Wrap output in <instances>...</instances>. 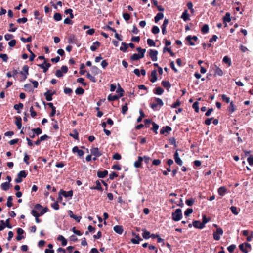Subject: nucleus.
Listing matches in <instances>:
<instances>
[{
  "label": "nucleus",
  "instance_id": "obj_1",
  "mask_svg": "<svg viewBox=\"0 0 253 253\" xmlns=\"http://www.w3.org/2000/svg\"><path fill=\"white\" fill-rule=\"evenodd\" d=\"M28 174L26 170H21L17 174L16 178L15 179V182L16 183H20L22 181V179L26 177Z\"/></svg>",
  "mask_w": 253,
  "mask_h": 253
},
{
  "label": "nucleus",
  "instance_id": "obj_2",
  "mask_svg": "<svg viewBox=\"0 0 253 253\" xmlns=\"http://www.w3.org/2000/svg\"><path fill=\"white\" fill-rule=\"evenodd\" d=\"M172 219L174 221H179L182 216L181 213V210L180 209H177L175 210V212L172 214Z\"/></svg>",
  "mask_w": 253,
  "mask_h": 253
},
{
  "label": "nucleus",
  "instance_id": "obj_3",
  "mask_svg": "<svg viewBox=\"0 0 253 253\" xmlns=\"http://www.w3.org/2000/svg\"><path fill=\"white\" fill-rule=\"evenodd\" d=\"M68 68L67 66L63 65L61 70H57L56 71L55 75L57 77L60 78L63 76V73L66 74L68 72Z\"/></svg>",
  "mask_w": 253,
  "mask_h": 253
},
{
  "label": "nucleus",
  "instance_id": "obj_4",
  "mask_svg": "<svg viewBox=\"0 0 253 253\" xmlns=\"http://www.w3.org/2000/svg\"><path fill=\"white\" fill-rule=\"evenodd\" d=\"M153 125V129L155 133H157V130L158 129V125L154 122H152L150 119L144 120L145 126L146 127H148L151 124Z\"/></svg>",
  "mask_w": 253,
  "mask_h": 253
},
{
  "label": "nucleus",
  "instance_id": "obj_5",
  "mask_svg": "<svg viewBox=\"0 0 253 253\" xmlns=\"http://www.w3.org/2000/svg\"><path fill=\"white\" fill-rule=\"evenodd\" d=\"M148 53L152 61H157V55H158V51L157 50L150 49L148 51Z\"/></svg>",
  "mask_w": 253,
  "mask_h": 253
},
{
  "label": "nucleus",
  "instance_id": "obj_6",
  "mask_svg": "<svg viewBox=\"0 0 253 253\" xmlns=\"http://www.w3.org/2000/svg\"><path fill=\"white\" fill-rule=\"evenodd\" d=\"M150 105L153 110H156L158 106V98H152L150 100Z\"/></svg>",
  "mask_w": 253,
  "mask_h": 253
},
{
  "label": "nucleus",
  "instance_id": "obj_7",
  "mask_svg": "<svg viewBox=\"0 0 253 253\" xmlns=\"http://www.w3.org/2000/svg\"><path fill=\"white\" fill-rule=\"evenodd\" d=\"M223 231L221 228H217L216 232L213 234V238L215 240L218 241L220 239L219 235H222Z\"/></svg>",
  "mask_w": 253,
  "mask_h": 253
},
{
  "label": "nucleus",
  "instance_id": "obj_8",
  "mask_svg": "<svg viewBox=\"0 0 253 253\" xmlns=\"http://www.w3.org/2000/svg\"><path fill=\"white\" fill-rule=\"evenodd\" d=\"M23 71H21L20 73L23 76V81L27 79V75L29 74V67L28 65H24L23 67Z\"/></svg>",
  "mask_w": 253,
  "mask_h": 253
},
{
  "label": "nucleus",
  "instance_id": "obj_9",
  "mask_svg": "<svg viewBox=\"0 0 253 253\" xmlns=\"http://www.w3.org/2000/svg\"><path fill=\"white\" fill-rule=\"evenodd\" d=\"M90 152L92 155H94L96 157H100L102 155V153L99 151L98 148L97 147H93L90 149Z\"/></svg>",
  "mask_w": 253,
  "mask_h": 253
},
{
  "label": "nucleus",
  "instance_id": "obj_10",
  "mask_svg": "<svg viewBox=\"0 0 253 253\" xmlns=\"http://www.w3.org/2000/svg\"><path fill=\"white\" fill-rule=\"evenodd\" d=\"M171 131V128L169 126H164L160 130V133L162 134H164L166 136Z\"/></svg>",
  "mask_w": 253,
  "mask_h": 253
},
{
  "label": "nucleus",
  "instance_id": "obj_11",
  "mask_svg": "<svg viewBox=\"0 0 253 253\" xmlns=\"http://www.w3.org/2000/svg\"><path fill=\"white\" fill-rule=\"evenodd\" d=\"M157 70H154L151 72L149 80L152 83H154L157 80Z\"/></svg>",
  "mask_w": 253,
  "mask_h": 253
},
{
  "label": "nucleus",
  "instance_id": "obj_12",
  "mask_svg": "<svg viewBox=\"0 0 253 253\" xmlns=\"http://www.w3.org/2000/svg\"><path fill=\"white\" fill-rule=\"evenodd\" d=\"M174 159L175 162L179 166H181L183 164L182 161L179 156L178 150H177L174 154Z\"/></svg>",
  "mask_w": 253,
  "mask_h": 253
},
{
  "label": "nucleus",
  "instance_id": "obj_13",
  "mask_svg": "<svg viewBox=\"0 0 253 253\" xmlns=\"http://www.w3.org/2000/svg\"><path fill=\"white\" fill-rule=\"evenodd\" d=\"M31 214L35 217V221L37 223H39L41 222V220L39 218L41 216L40 214L37 212L35 210H32L31 211Z\"/></svg>",
  "mask_w": 253,
  "mask_h": 253
},
{
  "label": "nucleus",
  "instance_id": "obj_14",
  "mask_svg": "<svg viewBox=\"0 0 253 253\" xmlns=\"http://www.w3.org/2000/svg\"><path fill=\"white\" fill-rule=\"evenodd\" d=\"M60 194H62L65 197H72L73 195V191L72 190H70L69 191H65L62 189L60 191Z\"/></svg>",
  "mask_w": 253,
  "mask_h": 253
},
{
  "label": "nucleus",
  "instance_id": "obj_15",
  "mask_svg": "<svg viewBox=\"0 0 253 253\" xmlns=\"http://www.w3.org/2000/svg\"><path fill=\"white\" fill-rule=\"evenodd\" d=\"M90 189H92V190L94 189V190H99L101 192H102L103 191V188H102L101 183L99 180H97L96 181V186H95L90 187Z\"/></svg>",
  "mask_w": 253,
  "mask_h": 253
},
{
  "label": "nucleus",
  "instance_id": "obj_16",
  "mask_svg": "<svg viewBox=\"0 0 253 253\" xmlns=\"http://www.w3.org/2000/svg\"><path fill=\"white\" fill-rule=\"evenodd\" d=\"M72 152L73 153H77L78 155L81 157L84 155V152L82 150L79 149L78 146H75L72 148Z\"/></svg>",
  "mask_w": 253,
  "mask_h": 253
},
{
  "label": "nucleus",
  "instance_id": "obj_17",
  "mask_svg": "<svg viewBox=\"0 0 253 253\" xmlns=\"http://www.w3.org/2000/svg\"><path fill=\"white\" fill-rule=\"evenodd\" d=\"M193 225L194 227L200 229H203L204 227L202 222H200V221L198 220L194 221L193 222Z\"/></svg>",
  "mask_w": 253,
  "mask_h": 253
},
{
  "label": "nucleus",
  "instance_id": "obj_18",
  "mask_svg": "<svg viewBox=\"0 0 253 253\" xmlns=\"http://www.w3.org/2000/svg\"><path fill=\"white\" fill-rule=\"evenodd\" d=\"M113 229L114 231L119 234H122L123 232V228L122 226L121 225H116L113 227Z\"/></svg>",
  "mask_w": 253,
  "mask_h": 253
},
{
  "label": "nucleus",
  "instance_id": "obj_19",
  "mask_svg": "<svg viewBox=\"0 0 253 253\" xmlns=\"http://www.w3.org/2000/svg\"><path fill=\"white\" fill-rule=\"evenodd\" d=\"M108 172L107 170L103 171H98L97 172V176L99 178H105L108 174Z\"/></svg>",
  "mask_w": 253,
  "mask_h": 253
},
{
  "label": "nucleus",
  "instance_id": "obj_20",
  "mask_svg": "<svg viewBox=\"0 0 253 253\" xmlns=\"http://www.w3.org/2000/svg\"><path fill=\"white\" fill-rule=\"evenodd\" d=\"M15 124L18 129H20L22 127V118L20 116H17L15 117Z\"/></svg>",
  "mask_w": 253,
  "mask_h": 253
},
{
  "label": "nucleus",
  "instance_id": "obj_21",
  "mask_svg": "<svg viewBox=\"0 0 253 253\" xmlns=\"http://www.w3.org/2000/svg\"><path fill=\"white\" fill-rule=\"evenodd\" d=\"M143 160V158L142 157L139 156L138 157L137 161H135L134 164V167L137 168L141 167L142 162Z\"/></svg>",
  "mask_w": 253,
  "mask_h": 253
},
{
  "label": "nucleus",
  "instance_id": "obj_22",
  "mask_svg": "<svg viewBox=\"0 0 253 253\" xmlns=\"http://www.w3.org/2000/svg\"><path fill=\"white\" fill-rule=\"evenodd\" d=\"M100 46V43L98 41L95 42L93 45L90 47V50L92 51H95L96 50L97 47H99Z\"/></svg>",
  "mask_w": 253,
  "mask_h": 253
},
{
  "label": "nucleus",
  "instance_id": "obj_23",
  "mask_svg": "<svg viewBox=\"0 0 253 253\" xmlns=\"http://www.w3.org/2000/svg\"><path fill=\"white\" fill-rule=\"evenodd\" d=\"M57 240L61 241V244L63 246H66L67 244V240L62 235H59L57 238Z\"/></svg>",
  "mask_w": 253,
  "mask_h": 253
},
{
  "label": "nucleus",
  "instance_id": "obj_24",
  "mask_svg": "<svg viewBox=\"0 0 253 253\" xmlns=\"http://www.w3.org/2000/svg\"><path fill=\"white\" fill-rule=\"evenodd\" d=\"M44 95L45 97V99L48 101H50L52 100V94L50 90H48L47 92L44 93Z\"/></svg>",
  "mask_w": 253,
  "mask_h": 253
},
{
  "label": "nucleus",
  "instance_id": "obj_25",
  "mask_svg": "<svg viewBox=\"0 0 253 253\" xmlns=\"http://www.w3.org/2000/svg\"><path fill=\"white\" fill-rule=\"evenodd\" d=\"M23 104L22 103H19L18 104H15L14 105V109L17 110V112L18 113H21V111H20V109H22L23 108Z\"/></svg>",
  "mask_w": 253,
  "mask_h": 253
},
{
  "label": "nucleus",
  "instance_id": "obj_26",
  "mask_svg": "<svg viewBox=\"0 0 253 253\" xmlns=\"http://www.w3.org/2000/svg\"><path fill=\"white\" fill-rule=\"evenodd\" d=\"M116 92L119 93V96L121 97L123 96L124 90L121 87L119 84H118V87L117 88Z\"/></svg>",
  "mask_w": 253,
  "mask_h": 253
},
{
  "label": "nucleus",
  "instance_id": "obj_27",
  "mask_svg": "<svg viewBox=\"0 0 253 253\" xmlns=\"http://www.w3.org/2000/svg\"><path fill=\"white\" fill-rule=\"evenodd\" d=\"M120 97L119 95L110 94L108 96V100L113 101L118 100Z\"/></svg>",
  "mask_w": 253,
  "mask_h": 253
},
{
  "label": "nucleus",
  "instance_id": "obj_28",
  "mask_svg": "<svg viewBox=\"0 0 253 253\" xmlns=\"http://www.w3.org/2000/svg\"><path fill=\"white\" fill-rule=\"evenodd\" d=\"M169 23V20L168 19H165L164 20V23L162 26V33L163 34H165L166 33V28L167 25H168Z\"/></svg>",
  "mask_w": 253,
  "mask_h": 253
},
{
  "label": "nucleus",
  "instance_id": "obj_29",
  "mask_svg": "<svg viewBox=\"0 0 253 253\" xmlns=\"http://www.w3.org/2000/svg\"><path fill=\"white\" fill-rule=\"evenodd\" d=\"M1 187L3 190L7 191L9 189L10 184L7 182H4L1 184Z\"/></svg>",
  "mask_w": 253,
  "mask_h": 253
},
{
  "label": "nucleus",
  "instance_id": "obj_30",
  "mask_svg": "<svg viewBox=\"0 0 253 253\" xmlns=\"http://www.w3.org/2000/svg\"><path fill=\"white\" fill-rule=\"evenodd\" d=\"M73 133H70L69 135L73 137L76 140H79V133L76 129L73 130Z\"/></svg>",
  "mask_w": 253,
  "mask_h": 253
},
{
  "label": "nucleus",
  "instance_id": "obj_31",
  "mask_svg": "<svg viewBox=\"0 0 253 253\" xmlns=\"http://www.w3.org/2000/svg\"><path fill=\"white\" fill-rule=\"evenodd\" d=\"M122 45H123L124 46L123 47H122V46L120 47V50L121 51H122L124 52H126V51L128 47V44L126 43L125 42H122Z\"/></svg>",
  "mask_w": 253,
  "mask_h": 253
},
{
  "label": "nucleus",
  "instance_id": "obj_32",
  "mask_svg": "<svg viewBox=\"0 0 253 253\" xmlns=\"http://www.w3.org/2000/svg\"><path fill=\"white\" fill-rule=\"evenodd\" d=\"M224 23L227 22H229L231 21L230 14L229 12H227L223 18Z\"/></svg>",
  "mask_w": 253,
  "mask_h": 253
},
{
  "label": "nucleus",
  "instance_id": "obj_33",
  "mask_svg": "<svg viewBox=\"0 0 253 253\" xmlns=\"http://www.w3.org/2000/svg\"><path fill=\"white\" fill-rule=\"evenodd\" d=\"M227 189L226 188L224 187H220L218 190V193L220 195L223 196L226 192Z\"/></svg>",
  "mask_w": 253,
  "mask_h": 253
},
{
  "label": "nucleus",
  "instance_id": "obj_34",
  "mask_svg": "<svg viewBox=\"0 0 253 253\" xmlns=\"http://www.w3.org/2000/svg\"><path fill=\"white\" fill-rule=\"evenodd\" d=\"M91 71L94 75H97L100 72V70L95 66H91Z\"/></svg>",
  "mask_w": 253,
  "mask_h": 253
},
{
  "label": "nucleus",
  "instance_id": "obj_35",
  "mask_svg": "<svg viewBox=\"0 0 253 253\" xmlns=\"http://www.w3.org/2000/svg\"><path fill=\"white\" fill-rule=\"evenodd\" d=\"M142 58L141 56H140L139 54L137 53L133 54L131 57L130 59L132 61H136L139 60V59Z\"/></svg>",
  "mask_w": 253,
  "mask_h": 253
},
{
  "label": "nucleus",
  "instance_id": "obj_36",
  "mask_svg": "<svg viewBox=\"0 0 253 253\" xmlns=\"http://www.w3.org/2000/svg\"><path fill=\"white\" fill-rule=\"evenodd\" d=\"M75 93L77 95H83L84 93V90L83 88L79 87L75 90Z\"/></svg>",
  "mask_w": 253,
  "mask_h": 253
},
{
  "label": "nucleus",
  "instance_id": "obj_37",
  "mask_svg": "<svg viewBox=\"0 0 253 253\" xmlns=\"http://www.w3.org/2000/svg\"><path fill=\"white\" fill-rule=\"evenodd\" d=\"M137 51L139 53L140 56H141L142 58L144 56V54L146 52L145 49H142L141 47H137L136 48Z\"/></svg>",
  "mask_w": 253,
  "mask_h": 253
},
{
  "label": "nucleus",
  "instance_id": "obj_38",
  "mask_svg": "<svg viewBox=\"0 0 253 253\" xmlns=\"http://www.w3.org/2000/svg\"><path fill=\"white\" fill-rule=\"evenodd\" d=\"M223 75V72L221 69H220L219 67L215 66V71L214 76L218 75L219 76H221Z\"/></svg>",
  "mask_w": 253,
  "mask_h": 253
},
{
  "label": "nucleus",
  "instance_id": "obj_39",
  "mask_svg": "<svg viewBox=\"0 0 253 253\" xmlns=\"http://www.w3.org/2000/svg\"><path fill=\"white\" fill-rule=\"evenodd\" d=\"M62 15L59 13H55L54 15L53 18L56 21H59L62 19Z\"/></svg>",
  "mask_w": 253,
  "mask_h": 253
},
{
  "label": "nucleus",
  "instance_id": "obj_40",
  "mask_svg": "<svg viewBox=\"0 0 253 253\" xmlns=\"http://www.w3.org/2000/svg\"><path fill=\"white\" fill-rule=\"evenodd\" d=\"M86 77L89 79L91 82L93 83L96 82V78L92 76L89 72H87L86 75Z\"/></svg>",
  "mask_w": 253,
  "mask_h": 253
},
{
  "label": "nucleus",
  "instance_id": "obj_41",
  "mask_svg": "<svg viewBox=\"0 0 253 253\" xmlns=\"http://www.w3.org/2000/svg\"><path fill=\"white\" fill-rule=\"evenodd\" d=\"M20 40L24 43L30 42L32 41V37L29 36L27 38H25L23 37L20 38Z\"/></svg>",
  "mask_w": 253,
  "mask_h": 253
},
{
  "label": "nucleus",
  "instance_id": "obj_42",
  "mask_svg": "<svg viewBox=\"0 0 253 253\" xmlns=\"http://www.w3.org/2000/svg\"><path fill=\"white\" fill-rule=\"evenodd\" d=\"M13 200V198L11 196H10L7 198V206L9 208L13 206V203L12 202V201Z\"/></svg>",
  "mask_w": 253,
  "mask_h": 253
},
{
  "label": "nucleus",
  "instance_id": "obj_43",
  "mask_svg": "<svg viewBox=\"0 0 253 253\" xmlns=\"http://www.w3.org/2000/svg\"><path fill=\"white\" fill-rule=\"evenodd\" d=\"M32 131L35 134H36L37 135H39L41 134L42 133V129L40 128H39V127H38V128H33L32 129Z\"/></svg>",
  "mask_w": 253,
  "mask_h": 253
},
{
  "label": "nucleus",
  "instance_id": "obj_44",
  "mask_svg": "<svg viewBox=\"0 0 253 253\" xmlns=\"http://www.w3.org/2000/svg\"><path fill=\"white\" fill-rule=\"evenodd\" d=\"M147 42L149 46H155L156 45L154 41L151 39H148Z\"/></svg>",
  "mask_w": 253,
  "mask_h": 253
},
{
  "label": "nucleus",
  "instance_id": "obj_45",
  "mask_svg": "<svg viewBox=\"0 0 253 253\" xmlns=\"http://www.w3.org/2000/svg\"><path fill=\"white\" fill-rule=\"evenodd\" d=\"M150 233L147 230H144L142 234V236L145 239H148L150 237Z\"/></svg>",
  "mask_w": 253,
  "mask_h": 253
},
{
  "label": "nucleus",
  "instance_id": "obj_46",
  "mask_svg": "<svg viewBox=\"0 0 253 253\" xmlns=\"http://www.w3.org/2000/svg\"><path fill=\"white\" fill-rule=\"evenodd\" d=\"M73 92V90L70 88L65 87L64 89V92L65 94H68L69 95H70Z\"/></svg>",
  "mask_w": 253,
  "mask_h": 253
},
{
  "label": "nucleus",
  "instance_id": "obj_47",
  "mask_svg": "<svg viewBox=\"0 0 253 253\" xmlns=\"http://www.w3.org/2000/svg\"><path fill=\"white\" fill-rule=\"evenodd\" d=\"M193 108L194 109L196 112L198 113L199 111V103L198 102H195L192 105Z\"/></svg>",
  "mask_w": 253,
  "mask_h": 253
},
{
  "label": "nucleus",
  "instance_id": "obj_48",
  "mask_svg": "<svg viewBox=\"0 0 253 253\" xmlns=\"http://www.w3.org/2000/svg\"><path fill=\"white\" fill-rule=\"evenodd\" d=\"M77 82L81 83L83 86H86L87 85L86 83L84 82V79L83 78H79L77 79Z\"/></svg>",
  "mask_w": 253,
  "mask_h": 253
},
{
  "label": "nucleus",
  "instance_id": "obj_49",
  "mask_svg": "<svg viewBox=\"0 0 253 253\" xmlns=\"http://www.w3.org/2000/svg\"><path fill=\"white\" fill-rule=\"evenodd\" d=\"M192 40L195 41H197L198 40V38L196 36H193V37H192L190 35L186 37V41H190Z\"/></svg>",
  "mask_w": 253,
  "mask_h": 253
},
{
  "label": "nucleus",
  "instance_id": "obj_50",
  "mask_svg": "<svg viewBox=\"0 0 253 253\" xmlns=\"http://www.w3.org/2000/svg\"><path fill=\"white\" fill-rule=\"evenodd\" d=\"M0 58H1L3 61L6 62L8 59V57L6 54H0Z\"/></svg>",
  "mask_w": 253,
  "mask_h": 253
},
{
  "label": "nucleus",
  "instance_id": "obj_51",
  "mask_svg": "<svg viewBox=\"0 0 253 253\" xmlns=\"http://www.w3.org/2000/svg\"><path fill=\"white\" fill-rule=\"evenodd\" d=\"M235 110V106L233 104V102H231L230 103V105L228 107V110L230 112L233 113V112H234Z\"/></svg>",
  "mask_w": 253,
  "mask_h": 253
},
{
  "label": "nucleus",
  "instance_id": "obj_52",
  "mask_svg": "<svg viewBox=\"0 0 253 253\" xmlns=\"http://www.w3.org/2000/svg\"><path fill=\"white\" fill-rule=\"evenodd\" d=\"M30 112L31 116L33 118L35 117L37 115V113L34 110L33 106H31L30 108Z\"/></svg>",
  "mask_w": 253,
  "mask_h": 253
},
{
  "label": "nucleus",
  "instance_id": "obj_53",
  "mask_svg": "<svg viewBox=\"0 0 253 253\" xmlns=\"http://www.w3.org/2000/svg\"><path fill=\"white\" fill-rule=\"evenodd\" d=\"M51 207L56 210H58L59 209V205L57 201H56L52 203L51 205Z\"/></svg>",
  "mask_w": 253,
  "mask_h": 253
},
{
  "label": "nucleus",
  "instance_id": "obj_54",
  "mask_svg": "<svg viewBox=\"0 0 253 253\" xmlns=\"http://www.w3.org/2000/svg\"><path fill=\"white\" fill-rule=\"evenodd\" d=\"M201 31L204 33H206L209 31V26L207 24H205L203 25L201 29Z\"/></svg>",
  "mask_w": 253,
  "mask_h": 253
},
{
  "label": "nucleus",
  "instance_id": "obj_55",
  "mask_svg": "<svg viewBox=\"0 0 253 253\" xmlns=\"http://www.w3.org/2000/svg\"><path fill=\"white\" fill-rule=\"evenodd\" d=\"M223 62L227 63L229 66H230L231 64V62L230 59L228 58L227 56H225L223 59Z\"/></svg>",
  "mask_w": 253,
  "mask_h": 253
},
{
  "label": "nucleus",
  "instance_id": "obj_56",
  "mask_svg": "<svg viewBox=\"0 0 253 253\" xmlns=\"http://www.w3.org/2000/svg\"><path fill=\"white\" fill-rule=\"evenodd\" d=\"M193 211L192 209L188 208L184 212V215L186 216H188L190 214H191L193 212Z\"/></svg>",
  "mask_w": 253,
  "mask_h": 253
},
{
  "label": "nucleus",
  "instance_id": "obj_57",
  "mask_svg": "<svg viewBox=\"0 0 253 253\" xmlns=\"http://www.w3.org/2000/svg\"><path fill=\"white\" fill-rule=\"evenodd\" d=\"M123 17L126 21H128L130 18V15L128 13H124L123 14Z\"/></svg>",
  "mask_w": 253,
  "mask_h": 253
},
{
  "label": "nucleus",
  "instance_id": "obj_58",
  "mask_svg": "<svg viewBox=\"0 0 253 253\" xmlns=\"http://www.w3.org/2000/svg\"><path fill=\"white\" fill-rule=\"evenodd\" d=\"M127 103H126V104L125 105H123L122 107L121 112L123 114H125L128 110V107H127Z\"/></svg>",
  "mask_w": 253,
  "mask_h": 253
},
{
  "label": "nucleus",
  "instance_id": "obj_59",
  "mask_svg": "<svg viewBox=\"0 0 253 253\" xmlns=\"http://www.w3.org/2000/svg\"><path fill=\"white\" fill-rule=\"evenodd\" d=\"M194 202V200L193 198H190L186 200V203L189 206H191L193 204Z\"/></svg>",
  "mask_w": 253,
  "mask_h": 253
},
{
  "label": "nucleus",
  "instance_id": "obj_60",
  "mask_svg": "<svg viewBox=\"0 0 253 253\" xmlns=\"http://www.w3.org/2000/svg\"><path fill=\"white\" fill-rule=\"evenodd\" d=\"M112 158L114 160H119L121 159L122 157H121V155L120 154H119L118 153H115V154L113 155Z\"/></svg>",
  "mask_w": 253,
  "mask_h": 253
},
{
  "label": "nucleus",
  "instance_id": "obj_61",
  "mask_svg": "<svg viewBox=\"0 0 253 253\" xmlns=\"http://www.w3.org/2000/svg\"><path fill=\"white\" fill-rule=\"evenodd\" d=\"M181 18L184 20L186 21L188 19V14L187 13V10L185 11L181 16Z\"/></svg>",
  "mask_w": 253,
  "mask_h": 253
},
{
  "label": "nucleus",
  "instance_id": "obj_62",
  "mask_svg": "<svg viewBox=\"0 0 253 253\" xmlns=\"http://www.w3.org/2000/svg\"><path fill=\"white\" fill-rule=\"evenodd\" d=\"M162 84L166 88H169L170 86V83L168 81H162Z\"/></svg>",
  "mask_w": 253,
  "mask_h": 253
},
{
  "label": "nucleus",
  "instance_id": "obj_63",
  "mask_svg": "<svg viewBox=\"0 0 253 253\" xmlns=\"http://www.w3.org/2000/svg\"><path fill=\"white\" fill-rule=\"evenodd\" d=\"M235 248L236 246L234 244H232L227 248V250L230 253H232Z\"/></svg>",
  "mask_w": 253,
  "mask_h": 253
},
{
  "label": "nucleus",
  "instance_id": "obj_64",
  "mask_svg": "<svg viewBox=\"0 0 253 253\" xmlns=\"http://www.w3.org/2000/svg\"><path fill=\"white\" fill-rule=\"evenodd\" d=\"M247 161L250 165H253V156H250L248 157Z\"/></svg>",
  "mask_w": 253,
  "mask_h": 253
}]
</instances>
